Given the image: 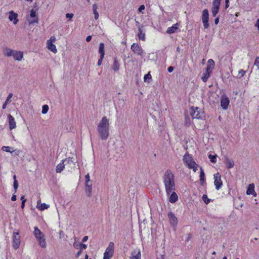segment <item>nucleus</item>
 <instances>
[{
	"label": "nucleus",
	"mask_w": 259,
	"mask_h": 259,
	"mask_svg": "<svg viewBox=\"0 0 259 259\" xmlns=\"http://www.w3.org/2000/svg\"><path fill=\"white\" fill-rule=\"evenodd\" d=\"M49 108L48 105H43L41 111L42 113L44 114H46L48 112Z\"/></svg>",
	"instance_id": "37"
},
{
	"label": "nucleus",
	"mask_w": 259,
	"mask_h": 259,
	"mask_svg": "<svg viewBox=\"0 0 259 259\" xmlns=\"http://www.w3.org/2000/svg\"><path fill=\"white\" fill-rule=\"evenodd\" d=\"M163 183L167 195L175 190L174 175L170 169H167L163 177Z\"/></svg>",
	"instance_id": "1"
},
{
	"label": "nucleus",
	"mask_w": 259,
	"mask_h": 259,
	"mask_svg": "<svg viewBox=\"0 0 259 259\" xmlns=\"http://www.w3.org/2000/svg\"><path fill=\"white\" fill-rule=\"evenodd\" d=\"M34 235L36 239H40V237L44 235L37 227H34Z\"/></svg>",
	"instance_id": "32"
},
{
	"label": "nucleus",
	"mask_w": 259,
	"mask_h": 259,
	"mask_svg": "<svg viewBox=\"0 0 259 259\" xmlns=\"http://www.w3.org/2000/svg\"><path fill=\"white\" fill-rule=\"evenodd\" d=\"M168 217L169 220V223L174 227H176L178 224V220L175 215L171 212L168 213Z\"/></svg>",
	"instance_id": "14"
},
{
	"label": "nucleus",
	"mask_w": 259,
	"mask_h": 259,
	"mask_svg": "<svg viewBox=\"0 0 259 259\" xmlns=\"http://www.w3.org/2000/svg\"><path fill=\"white\" fill-rule=\"evenodd\" d=\"M13 52V50L11 49L8 47H4L3 48V53L4 56L6 57H11V54Z\"/></svg>",
	"instance_id": "28"
},
{
	"label": "nucleus",
	"mask_w": 259,
	"mask_h": 259,
	"mask_svg": "<svg viewBox=\"0 0 259 259\" xmlns=\"http://www.w3.org/2000/svg\"><path fill=\"white\" fill-rule=\"evenodd\" d=\"M183 161L189 168L192 169L194 172L197 170L198 165L194 161L190 155L185 154L183 157Z\"/></svg>",
	"instance_id": "3"
},
{
	"label": "nucleus",
	"mask_w": 259,
	"mask_h": 259,
	"mask_svg": "<svg viewBox=\"0 0 259 259\" xmlns=\"http://www.w3.org/2000/svg\"><path fill=\"white\" fill-rule=\"evenodd\" d=\"M91 39H92V36L91 35H89L86 38V41H88V42L90 41L91 40Z\"/></svg>",
	"instance_id": "53"
},
{
	"label": "nucleus",
	"mask_w": 259,
	"mask_h": 259,
	"mask_svg": "<svg viewBox=\"0 0 259 259\" xmlns=\"http://www.w3.org/2000/svg\"><path fill=\"white\" fill-rule=\"evenodd\" d=\"M12 201H14L16 200V196L15 195H13L11 198Z\"/></svg>",
	"instance_id": "61"
},
{
	"label": "nucleus",
	"mask_w": 259,
	"mask_h": 259,
	"mask_svg": "<svg viewBox=\"0 0 259 259\" xmlns=\"http://www.w3.org/2000/svg\"><path fill=\"white\" fill-rule=\"evenodd\" d=\"M208 157L210 160V161L212 163H215L216 162V158H217V155H211L209 154L208 155Z\"/></svg>",
	"instance_id": "38"
},
{
	"label": "nucleus",
	"mask_w": 259,
	"mask_h": 259,
	"mask_svg": "<svg viewBox=\"0 0 259 259\" xmlns=\"http://www.w3.org/2000/svg\"><path fill=\"white\" fill-rule=\"evenodd\" d=\"M151 75L150 74V73L149 72L147 74H145L144 77V80L145 82H149L150 80H151Z\"/></svg>",
	"instance_id": "36"
},
{
	"label": "nucleus",
	"mask_w": 259,
	"mask_h": 259,
	"mask_svg": "<svg viewBox=\"0 0 259 259\" xmlns=\"http://www.w3.org/2000/svg\"><path fill=\"white\" fill-rule=\"evenodd\" d=\"M39 245L42 248H46L47 244L46 240L44 238V235L40 237V239H36Z\"/></svg>",
	"instance_id": "26"
},
{
	"label": "nucleus",
	"mask_w": 259,
	"mask_h": 259,
	"mask_svg": "<svg viewBox=\"0 0 259 259\" xmlns=\"http://www.w3.org/2000/svg\"><path fill=\"white\" fill-rule=\"evenodd\" d=\"M2 150L4 151L10 152L13 156L17 155V153L16 150H14L12 147H2Z\"/></svg>",
	"instance_id": "21"
},
{
	"label": "nucleus",
	"mask_w": 259,
	"mask_h": 259,
	"mask_svg": "<svg viewBox=\"0 0 259 259\" xmlns=\"http://www.w3.org/2000/svg\"><path fill=\"white\" fill-rule=\"evenodd\" d=\"M254 65L259 69V57L255 58Z\"/></svg>",
	"instance_id": "42"
},
{
	"label": "nucleus",
	"mask_w": 259,
	"mask_h": 259,
	"mask_svg": "<svg viewBox=\"0 0 259 259\" xmlns=\"http://www.w3.org/2000/svg\"><path fill=\"white\" fill-rule=\"evenodd\" d=\"M23 58V53L21 51H17V53H16L15 56L14 57V59L15 60L20 61L22 60Z\"/></svg>",
	"instance_id": "27"
},
{
	"label": "nucleus",
	"mask_w": 259,
	"mask_h": 259,
	"mask_svg": "<svg viewBox=\"0 0 259 259\" xmlns=\"http://www.w3.org/2000/svg\"><path fill=\"white\" fill-rule=\"evenodd\" d=\"M190 113L193 118L203 119L204 117V112L198 107H191Z\"/></svg>",
	"instance_id": "4"
},
{
	"label": "nucleus",
	"mask_w": 259,
	"mask_h": 259,
	"mask_svg": "<svg viewBox=\"0 0 259 259\" xmlns=\"http://www.w3.org/2000/svg\"><path fill=\"white\" fill-rule=\"evenodd\" d=\"M202 199L206 204H208L209 202V200L207 198V197L206 195H203L202 196Z\"/></svg>",
	"instance_id": "41"
},
{
	"label": "nucleus",
	"mask_w": 259,
	"mask_h": 259,
	"mask_svg": "<svg viewBox=\"0 0 259 259\" xmlns=\"http://www.w3.org/2000/svg\"><path fill=\"white\" fill-rule=\"evenodd\" d=\"M92 183L85 184V192L88 197H90L92 194Z\"/></svg>",
	"instance_id": "30"
},
{
	"label": "nucleus",
	"mask_w": 259,
	"mask_h": 259,
	"mask_svg": "<svg viewBox=\"0 0 259 259\" xmlns=\"http://www.w3.org/2000/svg\"><path fill=\"white\" fill-rule=\"evenodd\" d=\"M114 247V243L112 242H110L104 253V259H110L113 256Z\"/></svg>",
	"instance_id": "5"
},
{
	"label": "nucleus",
	"mask_w": 259,
	"mask_h": 259,
	"mask_svg": "<svg viewBox=\"0 0 259 259\" xmlns=\"http://www.w3.org/2000/svg\"><path fill=\"white\" fill-rule=\"evenodd\" d=\"M18 187V182L17 181H15L14 182V188L15 189V192H16Z\"/></svg>",
	"instance_id": "44"
},
{
	"label": "nucleus",
	"mask_w": 259,
	"mask_h": 259,
	"mask_svg": "<svg viewBox=\"0 0 259 259\" xmlns=\"http://www.w3.org/2000/svg\"><path fill=\"white\" fill-rule=\"evenodd\" d=\"M8 103H6V102H5L4 103V104H3V109H5L6 108V106H7V105L8 104Z\"/></svg>",
	"instance_id": "62"
},
{
	"label": "nucleus",
	"mask_w": 259,
	"mask_h": 259,
	"mask_svg": "<svg viewBox=\"0 0 259 259\" xmlns=\"http://www.w3.org/2000/svg\"><path fill=\"white\" fill-rule=\"evenodd\" d=\"M98 9L97 5L96 4H94L93 5V10L94 11H97Z\"/></svg>",
	"instance_id": "50"
},
{
	"label": "nucleus",
	"mask_w": 259,
	"mask_h": 259,
	"mask_svg": "<svg viewBox=\"0 0 259 259\" xmlns=\"http://www.w3.org/2000/svg\"><path fill=\"white\" fill-rule=\"evenodd\" d=\"M214 184L217 190H219L222 186L223 182L221 180V176L219 173L214 175Z\"/></svg>",
	"instance_id": "11"
},
{
	"label": "nucleus",
	"mask_w": 259,
	"mask_h": 259,
	"mask_svg": "<svg viewBox=\"0 0 259 259\" xmlns=\"http://www.w3.org/2000/svg\"><path fill=\"white\" fill-rule=\"evenodd\" d=\"M214 62L212 59H209L207 62V66L206 68V70L208 71L211 72L212 70L214 68Z\"/></svg>",
	"instance_id": "25"
},
{
	"label": "nucleus",
	"mask_w": 259,
	"mask_h": 259,
	"mask_svg": "<svg viewBox=\"0 0 259 259\" xmlns=\"http://www.w3.org/2000/svg\"><path fill=\"white\" fill-rule=\"evenodd\" d=\"M73 164L72 160L70 158H67L64 159L62 161V162L59 163L57 166L56 169V171L57 173H60L65 168V166L67 164Z\"/></svg>",
	"instance_id": "6"
},
{
	"label": "nucleus",
	"mask_w": 259,
	"mask_h": 259,
	"mask_svg": "<svg viewBox=\"0 0 259 259\" xmlns=\"http://www.w3.org/2000/svg\"><path fill=\"white\" fill-rule=\"evenodd\" d=\"M87 246L85 244H82V243L79 244V248L81 250L82 249H85V248H87Z\"/></svg>",
	"instance_id": "46"
},
{
	"label": "nucleus",
	"mask_w": 259,
	"mask_h": 259,
	"mask_svg": "<svg viewBox=\"0 0 259 259\" xmlns=\"http://www.w3.org/2000/svg\"><path fill=\"white\" fill-rule=\"evenodd\" d=\"M145 34L144 32H143L142 27H139L138 33V37L139 39H141L142 40H145Z\"/></svg>",
	"instance_id": "34"
},
{
	"label": "nucleus",
	"mask_w": 259,
	"mask_h": 259,
	"mask_svg": "<svg viewBox=\"0 0 259 259\" xmlns=\"http://www.w3.org/2000/svg\"><path fill=\"white\" fill-rule=\"evenodd\" d=\"M25 202H22V203H21V207H22V208H23L24 207V206H25Z\"/></svg>",
	"instance_id": "63"
},
{
	"label": "nucleus",
	"mask_w": 259,
	"mask_h": 259,
	"mask_svg": "<svg viewBox=\"0 0 259 259\" xmlns=\"http://www.w3.org/2000/svg\"><path fill=\"white\" fill-rule=\"evenodd\" d=\"M245 73V71L244 70H243V69L240 70L238 72L237 77L238 78H241V77H242L244 75Z\"/></svg>",
	"instance_id": "40"
},
{
	"label": "nucleus",
	"mask_w": 259,
	"mask_h": 259,
	"mask_svg": "<svg viewBox=\"0 0 259 259\" xmlns=\"http://www.w3.org/2000/svg\"><path fill=\"white\" fill-rule=\"evenodd\" d=\"M145 9V6L144 5H141L139 9H138V11L140 12H142V11H143Z\"/></svg>",
	"instance_id": "48"
},
{
	"label": "nucleus",
	"mask_w": 259,
	"mask_h": 259,
	"mask_svg": "<svg viewBox=\"0 0 259 259\" xmlns=\"http://www.w3.org/2000/svg\"><path fill=\"white\" fill-rule=\"evenodd\" d=\"M255 26L258 28V29L259 30V18L257 20Z\"/></svg>",
	"instance_id": "56"
},
{
	"label": "nucleus",
	"mask_w": 259,
	"mask_h": 259,
	"mask_svg": "<svg viewBox=\"0 0 259 259\" xmlns=\"http://www.w3.org/2000/svg\"><path fill=\"white\" fill-rule=\"evenodd\" d=\"M171 195L169 196V201L170 203H175L178 200V196L174 191H172Z\"/></svg>",
	"instance_id": "22"
},
{
	"label": "nucleus",
	"mask_w": 259,
	"mask_h": 259,
	"mask_svg": "<svg viewBox=\"0 0 259 259\" xmlns=\"http://www.w3.org/2000/svg\"><path fill=\"white\" fill-rule=\"evenodd\" d=\"M178 23L174 24L171 27H168L167 29L166 33L168 34H172L175 33L178 29Z\"/></svg>",
	"instance_id": "23"
},
{
	"label": "nucleus",
	"mask_w": 259,
	"mask_h": 259,
	"mask_svg": "<svg viewBox=\"0 0 259 259\" xmlns=\"http://www.w3.org/2000/svg\"><path fill=\"white\" fill-rule=\"evenodd\" d=\"M20 244V236L18 232H14L13 234V247L15 249L19 248Z\"/></svg>",
	"instance_id": "8"
},
{
	"label": "nucleus",
	"mask_w": 259,
	"mask_h": 259,
	"mask_svg": "<svg viewBox=\"0 0 259 259\" xmlns=\"http://www.w3.org/2000/svg\"><path fill=\"white\" fill-rule=\"evenodd\" d=\"M88 236H85L84 237H83V238H82V242H85L88 240Z\"/></svg>",
	"instance_id": "57"
},
{
	"label": "nucleus",
	"mask_w": 259,
	"mask_h": 259,
	"mask_svg": "<svg viewBox=\"0 0 259 259\" xmlns=\"http://www.w3.org/2000/svg\"><path fill=\"white\" fill-rule=\"evenodd\" d=\"M210 72H211L208 71L207 70H206V72L203 74V76L201 77V79L203 80V81L206 82L208 78L210 77Z\"/></svg>",
	"instance_id": "35"
},
{
	"label": "nucleus",
	"mask_w": 259,
	"mask_h": 259,
	"mask_svg": "<svg viewBox=\"0 0 259 259\" xmlns=\"http://www.w3.org/2000/svg\"><path fill=\"white\" fill-rule=\"evenodd\" d=\"M120 64L116 58L114 59L113 64L112 65V69L114 71H117L119 69Z\"/></svg>",
	"instance_id": "29"
},
{
	"label": "nucleus",
	"mask_w": 259,
	"mask_h": 259,
	"mask_svg": "<svg viewBox=\"0 0 259 259\" xmlns=\"http://www.w3.org/2000/svg\"><path fill=\"white\" fill-rule=\"evenodd\" d=\"M167 70L169 72H171L174 70V68L172 66H170L168 68Z\"/></svg>",
	"instance_id": "55"
},
{
	"label": "nucleus",
	"mask_w": 259,
	"mask_h": 259,
	"mask_svg": "<svg viewBox=\"0 0 259 259\" xmlns=\"http://www.w3.org/2000/svg\"><path fill=\"white\" fill-rule=\"evenodd\" d=\"M73 247L75 248H78V247H79V244L77 243V242H74L73 244Z\"/></svg>",
	"instance_id": "51"
},
{
	"label": "nucleus",
	"mask_w": 259,
	"mask_h": 259,
	"mask_svg": "<svg viewBox=\"0 0 259 259\" xmlns=\"http://www.w3.org/2000/svg\"><path fill=\"white\" fill-rule=\"evenodd\" d=\"M225 163L228 168H231L234 166V161L229 158H226Z\"/></svg>",
	"instance_id": "24"
},
{
	"label": "nucleus",
	"mask_w": 259,
	"mask_h": 259,
	"mask_svg": "<svg viewBox=\"0 0 259 259\" xmlns=\"http://www.w3.org/2000/svg\"><path fill=\"white\" fill-rule=\"evenodd\" d=\"M30 19H28L29 24H32L34 23H37L38 21V18L36 17V13L34 10L32 9L30 11Z\"/></svg>",
	"instance_id": "15"
},
{
	"label": "nucleus",
	"mask_w": 259,
	"mask_h": 259,
	"mask_svg": "<svg viewBox=\"0 0 259 259\" xmlns=\"http://www.w3.org/2000/svg\"><path fill=\"white\" fill-rule=\"evenodd\" d=\"M56 39L54 36H52L50 37L49 39H48L47 41V48L54 53L56 54L57 52V50L56 48V46L54 44H53V42L56 41Z\"/></svg>",
	"instance_id": "7"
},
{
	"label": "nucleus",
	"mask_w": 259,
	"mask_h": 259,
	"mask_svg": "<svg viewBox=\"0 0 259 259\" xmlns=\"http://www.w3.org/2000/svg\"><path fill=\"white\" fill-rule=\"evenodd\" d=\"M17 50H13V52L12 53V54H11V57L12 56L14 57L15 56L16 53H17Z\"/></svg>",
	"instance_id": "58"
},
{
	"label": "nucleus",
	"mask_w": 259,
	"mask_h": 259,
	"mask_svg": "<svg viewBox=\"0 0 259 259\" xmlns=\"http://www.w3.org/2000/svg\"><path fill=\"white\" fill-rule=\"evenodd\" d=\"M209 14L207 9H204L202 12V21L203 24L204 29H207L209 27V24L208 23Z\"/></svg>",
	"instance_id": "9"
},
{
	"label": "nucleus",
	"mask_w": 259,
	"mask_h": 259,
	"mask_svg": "<svg viewBox=\"0 0 259 259\" xmlns=\"http://www.w3.org/2000/svg\"><path fill=\"white\" fill-rule=\"evenodd\" d=\"M221 0H213L211 8L212 16L215 17L219 12Z\"/></svg>",
	"instance_id": "10"
},
{
	"label": "nucleus",
	"mask_w": 259,
	"mask_h": 259,
	"mask_svg": "<svg viewBox=\"0 0 259 259\" xmlns=\"http://www.w3.org/2000/svg\"><path fill=\"white\" fill-rule=\"evenodd\" d=\"M8 122L9 124L10 129L11 130L16 127V122L14 118L11 115L9 114L8 116Z\"/></svg>",
	"instance_id": "17"
},
{
	"label": "nucleus",
	"mask_w": 259,
	"mask_h": 259,
	"mask_svg": "<svg viewBox=\"0 0 259 259\" xmlns=\"http://www.w3.org/2000/svg\"><path fill=\"white\" fill-rule=\"evenodd\" d=\"M246 194L247 195H253L254 197L256 196V193L254 191V185L253 184H250L248 185L247 190L246 191Z\"/></svg>",
	"instance_id": "18"
},
{
	"label": "nucleus",
	"mask_w": 259,
	"mask_h": 259,
	"mask_svg": "<svg viewBox=\"0 0 259 259\" xmlns=\"http://www.w3.org/2000/svg\"><path fill=\"white\" fill-rule=\"evenodd\" d=\"M229 0H225V8L227 9L229 7Z\"/></svg>",
	"instance_id": "54"
},
{
	"label": "nucleus",
	"mask_w": 259,
	"mask_h": 259,
	"mask_svg": "<svg viewBox=\"0 0 259 259\" xmlns=\"http://www.w3.org/2000/svg\"><path fill=\"white\" fill-rule=\"evenodd\" d=\"M93 13L94 14V17H95V19H96V20L98 19L99 18V13L97 12V11H94Z\"/></svg>",
	"instance_id": "47"
},
{
	"label": "nucleus",
	"mask_w": 259,
	"mask_h": 259,
	"mask_svg": "<svg viewBox=\"0 0 259 259\" xmlns=\"http://www.w3.org/2000/svg\"><path fill=\"white\" fill-rule=\"evenodd\" d=\"M97 130L100 137L102 140H105L108 138L109 131V122L106 116L103 117L98 124Z\"/></svg>",
	"instance_id": "2"
},
{
	"label": "nucleus",
	"mask_w": 259,
	"mask_h": 259,
	"mask_svg": "<svg viewBox=\"0 0 259 259\" xmlns=\"http://www.w3.org/2000/svg\"><path fill=\"white\" fill-rule=\"evenodd\" d=\"M141 254L139 249H136L132 253V256L130 259H141Z\"/></svg>",
	"instance_id": "20"
},
{
	"label": "nucleus",
	"mask_w": 259,
	"mask_h": 259,
	"mask_svg": "<svg viewBox=\"0 0 259 259\" xmlns=\"http://www.w3.org/2000/svg\"><path fill=\"white\" fill-rule=\"evenodd\" d=\"M229 103L230 101L227 96L225 95H223L221 99V106L222 108L224 110H226Z\"/></svg>",
	"instance_id": "13"
},
{
	"label": "nucleus",
	"mask_w": 259,
	"mask_h": 259,
	"mask_svg": "<svg viewBox=\"0 0 259 259\" xmlns=\"http://www.w3.org/2000/svg\"><path fill=\"white\" fill-rule=\"evenodd\" d=\"M21 200H22V202H25L26 201V199L25 198L24 196H22L21 197Z\"/></svg>",
	"instance_id": "60"
},
{
	"label": "nucleus",
	"mask_w": 259,
	"mask_h": 259,
	"mask_svg": "<svg viewBox=\"0 0 259 259\" xmlns=\"http://www.w3.org/2000/svg\"><path fill=\"white\" fill-rule=\"evenodd\" d=\"M17 17V14L15 13L13 11H11L9 12V19L10 21H13L14 24H16L18 22Z\"/></svg>",
	"instance_id": "16"
},
{
	"label": "nucleus",
	"mask_w": 259,
	"mask_h": 259,
	"mask_svg": "<svg viewBox=\"0 0 259 259\" xmlns=\"http://www.w3.org/2000/svg\"><path fill=\"white\" fill-rule=\"evenodd\" d=\"M50 207L49 204H47L45 203H40V200H38L37 201L36 208L40 210H44L45 209H48Z\"/></svg>",
	"instance_id": "19"
},
{
	"label": "nucleus",
	"mask_w": 259,
	"mask_h": 259,
	"mask_svg": "<svg viewBox=\"0 0 259 259\" xmlns=\"http://www.w3.org/2000/svg\"><path fill=\"white\" fill-rule=\"evenodd\" d=\"M131 50L136 54L138 55H142L144 51L142 48L138 45V44L134 43L131 46Z\"/></svg>",
	"instance_id": "12"
},
{
	"label": "nucleus",
	"mask_w": 259,
	"mask_h": 259,
	"mask_svg": "<svg viewBox=\"0 0 259 259\" xmlns=\"http://www.w3.org/2000/svg\"><path fill=\"white\" fill-rule=\"evenodd\" d=\"M104 44L103 42L100 43L99 48V53L100 54V56L102 57H104L105 55V51H104Z\"/></svg>",
	"instance_id": "33"
},
{
	"label": "nucleus",
	"mask_w": 259,
	"mask_h": 259,
	"mask_svg": "<svg viewBox=\"0 0 259 259\" xmlns=\"http://www.w3.org/2000/svg\"><path fill=\"white\" fill-rule=\"evenodd\" d=\"M12 97H13V94L10 93L9 94L8 96L7 97V99L5 101L6 102V103H9L11 102V98H12Z\"/></svg>",
	"instance_id": "39"
},
{
	"label": "nucleus",
	"mask_w": 259,
	"mask_h": 259,
	"mask_svg": "<svg viewBox=\"0 0 259 259\" xmlns=\"http://www.w3.org/2000/svg\"><path fill=\"white\" fill-rule=\"evenodd\" d=\"M82 253V250L81 249H80V250L78 251L76 254V257L77 258Z\"/></svg>",
	"instance_id": "52"
},
{
	"label": "nucleus",
	"mask_w": 259,
	"mask_h": 259,
	"mask_svg": "<svg viewBox=\"0 0 259 259\" xmlns=\"http://www.w3.org/2000/svg\"><path fill=\"white\" fill-rule=\"evenodd\" d=\"M85 184L91 183V182H90V176H89V174H88L87 175H85Z\"/></svg>",
	"instance_id": "43"
},
{
	"label": "nucleus",
	"mask_w": 259,
	"mask_h": 259,
	"mask_svg": "<svg viewBox=\"0 0 259 259\" xmlns=\"http://www.w3.org/2000/svg\"><path fill=\"white\" fill-rule=\"evenodd\" d=\"M13 179H14V182H15V181H17V180H16V175H14V176H13Z\"/></svg>",
	"instance_id": "64"
},
{
	"label": "nucleus",
	"mask_w": 259,
	"mask_h": 259,
	"mask_svg": "<svg viewBox=\"0 0 259 259\" xmlns=\"http://www.w3.org/2000/svg\"><path fill=\"white\" fill-rule=\"evenodd\" d=\"M200 184L203 186L205 181V174L203 169L201 167L200 168Z\"/></svg>",
	"instance_id": "31"
},
{
	"label": "nucleus",
	"mask_w": 259,
	"mask_h": 259,
	"mask_svg": "<svg viewBox=\"0 0 259 259\" xmlns=\"http://www.w3.org/2000/svg\"><path fill=\"white\" fill-rule=\"evenodd\" d=\"M73 17V14L72 13H67L66 14V17L67 18L71 19Z\"/></svg>",
	"instance_id": "45"
},
{
	"label": "nucleus",
	"mask_w": 259,
	"mask_h": 259,
	"mask_svg": "<svg viewBox=\"0 0 259 259\" xmlns=\"http://www.w3.org/2000/svg\"><path fill=\"white\" fill-rule=\"evenodd\" d=\"M103 58H104V57H102L101 56H100V58L98 60V66H100L101 65Z\"/></svg>",
	"instance_id": "49"
},
{
	"label": "nucleus",
	"mask_w": 259,
	"mask_h": 259,
	"mask_svg": "<svg viewBox=\"0 0 259 259\" xmlns=\"http://www.w3.org/2000/svg\"><path fill=\"white\" fill-rule=\"evenodd\" d=\"M219 17H217L215 18V20H214V23L215 25H217L219 23Z\"/></svg>",
	"instance_id": "59"
}]
</instances>
